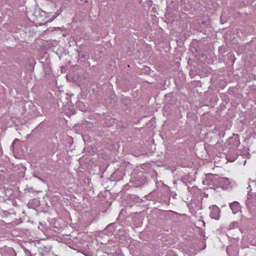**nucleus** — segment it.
I'll list each match as a JSON object with an SVG mask.
<instances>
[{"label": "nucleus", "mask_w": 256, "mask_h": 256, "mask_svg": "<svg viewBox=\"0 0 256 256\" xmlns=\"http://www.w3.org/2000/svg\"><path fill=\"white\" fill-rule=\"evenodd\" d=\"M240 144V137L238 134H234L228 140V145L231 148H236Z\"/></svg>", "instance_id": "obj_1"}, {"label": "nucleus", "mask_w": 256, "mask_h": 256, "mask_svg": "<svg viewBox=\"0 0 256 256\" xmlns=\"http://www.w3.org/2000/svg\"><path fill=\"white\" fill-rule=\"evenodd\" d=\"M19 140L17 138L15 139V140L12 142V145H14L16 142H18Z\"/></svg>", "instance_id": "obj_12"}, {"label": "nucleus", "mask_w": 256, "mask_h": 256, "mask_svg": "<svg viewBox=\"0 0 256 256\" xmlns=\"http://www.w3.org/2000/svg\"><path fill=\"white\" fill-rule=\"evenodd\" d=\"M250 202V200H246V205H247L248 206H249L248 204H249Z\"/></svg>", "instance_id": "obj_13"}, {"label": "nucleus", "mask_w": 256, "mask_h": 256, "mask_svg": "<svg viewBox=\"0 0 256 256\" xmlns=\"http://www.w3.org/2000/svg\"><path fill=\"white\" fill-rule=\"evenodd\" d=\"M24 252L27 256H32L30 254V252L28 250L24 248Z\"/></svg>", "instance_id": "obj_9"}, {"label": "nucleus", "mask_w": 256, "mask_h": 256, "mask_svg": "<svg viewBox=\"0 0 256 256\" xmlns=\"http://www.w3.org/2000/svg\"><path fill=\"white\" fill-rule=\"evenodd\" d=\"M112 224H109L108 226H107V227L106 228V230L112 228Z\"/></svg>", "instance_id": "obj_11"}, {"label": "nucleus", "mask_w": 256, "mask_h": 256, "mask_svg": "<svg viewBox=\"0 0 256 256\" xmlns=\"http://www.w3.org/2000/svg\"><path fill=\"white\" fill-rule=\"evenodd\" d=\"M223 16H224V15H223V14H222V16H221V17H220L221 20H222V17H223Z\"/></svg>", "instance_id": "obj_14"}, {"label": "nucleus", "mask_w": 256, "mask_h": 256, "mask_svg": "<svg viewBox=\"0 0 256 256\" xmlns=\"http://www.w3.org/2000/svg\"><path fill=\"white\" fill-rule=\"evenodd\" d=\"M238 226V222H232L229 224L228 226V229L230 230L237 228Z\"/></svg>", "instance_id": "obj_7"}, {"label": "nucleus", "mask_w": 256, "mask_h": 256, "mask_svg": "<svg viewBox=\"0 0 256 256\" xmlns=\"http://www.w3.org/2000/svg\"><path fill=\"white\" fill-rule=\"evenodd\" d=\"M42 254L44 256L49 254L51 251V248L50 247H46L44 246L42 248Z\"/></svg>", "instance_id": "obj_6"}, {"label": "nucleus", "mask_w": 256, "mask_h": 256, "mask_svg": "<svg viewBox=\"0 0 256 256\" xmlns=\"http://www.w3.org/2000/svg\"><path fill=\"white\" fill-rule=\"evenodd\" d=\"M219 185L222 188H226L230 184V180L227 178H218V182Z\"/></svg>", "instance_id": "obj_4"}, {"label": "nucleus", "mask_w": 256, "mask_h": 256, "mask_svg": "<svg viewBox=\"0 0 256 256\" xmlns=\"http://www.w3.org/2000/svg\"><path fill=\"white\" fill-rule=\"evenodd\" d=\"M210 209L211 210L210 216L211 218L216 220H218L220 218V208L216 205H213L210 207Z\"/></svg>", "instance_id": "obj_3"}, {"label": "nucleus", "mask_w": 256, "mask_h": 256, "mask_svg": "<svg viewBox=\"0 0 256 256\" xmlns=\"http://www.w3.org/2000/svg\"><path fill=\"white\" fill-rule=\"evenodd\" d=\"M218 175L213 174H208L206 176V178L203 181V184H211L218 182Z\"/></svg>", "instance_id": "obj_2"}, {"label": "nucleus", "mask_w": 256, "mask_h": 256, "mask_svg": "<svg viewBox=\"0 0 256 256\" xmlns=\"http://www.w3.org/2000/svg\"><path fill=\"white\" fill-rule=\"evenodd\" d=\"M238 156L236 154H235L234 156H230V155H228L226 156V159L228 161L230 162H234L237 159Z\"/></svg>", "instance_id": "obj_8"}, {"label": "nucleus", "mask_w": 256, "mask_h": 256, "mask_svg": "<svg viewBox=\"0 0 256 256\" xmlns=\"http://www.w3.org/2000/svg\"><path fill=\"white\" fill-rule=\"evenodd\" d=\"M230 207L234 214H237L240 210V204L238 202H234L230 203Z\"/></svg>", "instance_id": "obj_5"}, {"label": "nucleus", "mask_w": 256, "mask_h": 256, "mask_svg": "<svg viewBox=\"0 0 256 256\" xmlns=\"http://www.w3.org/2000/svg\"><path fill=\"white\" fill-rule=\"evenodd\" d=\"M79 55L82 58H86L87 56L85 53H80Z\"/></svg>", "instance_id": "obj_10"}]
</instances>
